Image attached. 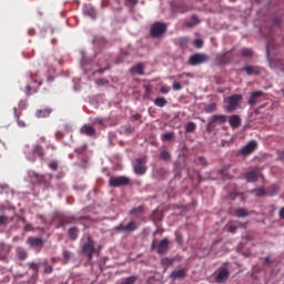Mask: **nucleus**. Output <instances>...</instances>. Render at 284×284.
I'll list each match as a JSON object with an SVG mask.
<instances>
[{
    "instance_id": "nucleus-9",
    "label": "nucleus",
    "mask_w": 284,
    "mask_h": 284,
    "mask_svg": "<svg viewBox=\"0 0 284 284\" xmlns=\"http://www.w3.org/2000/svg\"><path fill=\"white\" fill-rule=\"evenodd\" d=\"M243 101V95L241 94H233L229 97V105L227 110L229 112H234L241 105V102Z\"/></svg>"
},
{
    "instance_id": "nucleus-38",
    "label": "nucleus",
    "mask_w": 284,
    "mask_h": 284,
    "mask_svg": "<svg viewBox=\"0 0 284 284\" xmlns=\"http://www.w3.org/2000/svg\"><path fill=\"white\" fill-rule=\"evenodd\" d=\"M196 131V123L194 122H189L185 126V132L186 133H192Z\"/></svg>"
},
{
    "instance_id": "nucleus-33",
    "label": "nucleus",
    "mask_w": 284,
    "mask_h": 284,
    "mask_svg": "<svg viewBox=\"0 0 284 284\" xmlns=\"http://www.w3.org/2000/svg\"><path fill=\"white\" fill-rule=\"evenodd\" d=\"M199 23H201L199 17L192 16L191 21L186 22V28H194V26H199Z\"/></svg>"
},
{
    "instance_id": "nucleus-53",
    "label": "nucleus",
    "mask_w": 284,
    "mask_h": 284,
    "mask_svg": "<svg viewBox=\"0 0 284 284\" xmlns=\"http://www.w3.org/2000/svg\"><path fill=\"white\" fill-rule=\"evenodd\" d=\"M104 123V120L101 119V118H97L94 121H93V125H103Z\"/></svg>"
},
{
    "instance_id": "nucleus-12",
    "label": "nucleus",
    "mask_w": 284,
    "mask_h": 284,
    "mask_svg": "<svg viewBox=\"0 0 284 284\" xmlns=\"http://www.w3.org/2000/svg\"><path fill=\"white\" fill-rule=\"evenodd\" d=\"M258 148V143L255 140H251L246 145L241 149L242 156H250L256 149Z\"/></svg>"
},
{
    "instance_id": "nucleus-19",
    "label": "nucleus",
    "mask_w": 284,
    "mask_h": 284,
    "mask_svg": "<svg viewBox=\"0 0 284 284\" xmlns=\"http://www.w3.org/2000/svg\"><path fill=\"white\" fill-rule=\"evenodd\" d=\"M244 72H246V74L248 77H252V74H254L255 77H258V74H261V68L260 67H254V65H245L243 68Z\"/></svg>"
},
{
    "instance_id": "nucleus-58",
    "label": "nucleus",
    "mask_w": 284,
    "mask_h": 284,
    "mask_svg": "<svg viewBox=\"0 0 284 284\" xmlns=\"http://www.w3.org/2000/svg\"><path fill=\"white\" fill-rule=\"evenodd\" d=\"M89 14V17H94V10L90 9L89 11H84Z\"/></svg>"
},
{
    "instance_id": "nucleus-50",
    "label": "nucleus",
    "mask_w": 284,
    "mask_h": 284,
    "mask_svg": "<svg viewBox=\"0 0 284 284\" xmlns=\"http://www.w3.org/2000/svg\"><path fill=\"white\" fill-rule=\"evenodd\" d=\"M63 258H65L67 261H70L72 258V252L64 251L63 252Z\"/></svg>"
},
{
    "instance_id": "nucleus-31",
    "label": "nucleus",
    "mask_w": 284,
    "mask_h": 284,
    "mask_svg": "<svg viewBox=\"0 0 284 284\" xmlns=\"http://www.w3.org/2000/svg\"><path fill=\"white\" fill-rule=\"evenodd\" d=\"M154 105H156V108H165L168 105V100L165 98H156L154 100Z\"/></svg>"
},
{
    "instance_id": "nucleus-42",
    "label": "nucleus",
    "mask_w": 284,
    "mask_h": 284,
    "mask_svg": "<svg viewBox=\"0 0 284 284\" xmlns=\"http://www.w3.org/2000/svg\"><path fill=\"white\" fill-rule=\"evenodd\" d=\"M161 94H170V87L169 85H162L160 88Z\"/></svg>"
},
{
    "instance_id": "nucleus-49",
    "label": "nucleus",
    "mask_w": 284,
    "mask_h": 284,
    "mask_svg": "<svg viewBox=\"0 0 284 284\" xmlns=\"http://www.w3.org/2000/svg\"><path fill=\"white\" fill-rule=\"evenodd\" d=\"M43 272L44 274H52V272H54V268L51 265H47Z\"/></svg>"
},
{
    "instance_id": "nucleus-64",
    "label": "nucleus",
    "mask_w": 284,
    "mask_h": 284,
    "mask_svg": "<svg viewBox=\"0 0 284 284\" xmlns=\"http://www.w3.org/2000/svg\"><path fill=\"white\" fill-rule=\"evenodd\" d=\"M240 227H247V224L246 223H240Z\"/></svg>"
},
{
    "instance_id": "nucleus-30",
    "label": "nucleus",
    "mask_w": 284,
    "mask_h": 284,
    "mask_svg": "<svg viewBox=\"0 0 284 284\" xmlns=\"http://www.w3.org/2000/svg\"><path fill=\"white\" fill-rule=\"evenodd\" d=\"M241 57H244L245 59H252V57H254V51L250 48H243L241 49Z\"/></svg>"
},
{
    "instance_id": "nucleus-34",
    "label": "nucleus",
    "mask_w": 284,
    "mask_h": 284,
    "mask_svg": "<svg viewBox=\"0 0 284 284\" xmlns=\"http://www.w3.org/2000/svg\"><path fill=\"white\" fill-rule=\"evenodd\" d=\"M237 219H245V216H250V212L246 209H237L235 212Z\"/></svg>"
},
{
    "instance_id": "nucleus-21",
    "label": "nucleus",
    "mask_w": 284,
    "mask_h": 284,
    "mask_svg": "<svg viewBox=\"0 0 284 284\" xmlns=\"http://www.w3.org/2000/svg\"><path fill=\"white\" fill-rule=\"evenodd\" d=\"M50 114H52V108H45V109L36 111L37 119H48Z\"/></svg>"
},
{
    "instance_id": "nucleus-29",
    "label": "nucleus",
    "mask_w": 284,
    "mask_h": 284,
    "mask_svg": "<svg viewBox=\"0 0 284 284\" xmlns=\"http://www.w3.org/2000/svg\"><path fill=\"white\" fill-rule=\"evenodd\" d=\"M131 72H135L136 74H145V67H143V63L140 62L131 69Z\"/></svg>"
},
{
    "instance_id": "nucleus-32",
    "label": "nucleus",
    "mask_w": 284,
    "mask_h": 284,
    "mask_svg": "<svg viewBox=\"0 0 284 284\" xmlns=\"http://www.w3.org/2000/svg\"><path fill=\"white\" fill-rule=\"evenodd\" d=\"M270 65L271 68H278L284 71L283 60H271Z\"/></svg>"
},
{
    "instance_id": "nucleus-36",
    "label": "nucleus",
    "mask_w": 284,
    "mask_h": 284,
    "mask_svg": "<svg viewBox=\"0 0 284 284\" xmlns=\"http://www.w3.org/2000/svg\"><path fill=\"white\" fill-rule=\"evenodd\" d=\"M131 216H139L143 214V206L134 207L130 211Z\"/></svg>"
},
{
    "instance_id": "nucleus-15",
    "label": "nucleus",
    "mask_w": 284,
    "mask_h": 284,
    "mask_svg": "<svg viewBox=\"0 0 284 284\" xmlns=\"http://www.w3.org/2000/svg\"><path fill=\"white\" fill-rule=\"evenodd\" d=\"M227 278H230V270L222 268L217 272L216 277H215V282L219 283V284L225 283V281H227Z\"/></svg>"
},
{
    "instance_id": "nucleus-41",
    "label": "nucleus",
    "mask_w": 284,
    "mask_h": 284,
    "mask_svg": "<svg viewBox=\"0 0 284 284\" xmlns=\"http://www.w3.org/2000/svg\"><path fill=\"white\" fill-rule=\"evenodd\" d=\"M215 122L212 121V119L209 121L206 125V132H212L216 125H214Z\"/></svg>"
},
{
    "instance_id": "nucleus-14",
    "label": "nucleus",
    "mask_w": 284,
    "mask_h": 284,
    "mask_svg": "<svg viewBox=\"0 0 284 284\" xmlns=\"http://www.w3.org/2000/svg\"><path fill=\"white\" fill-rule=\"evenodd\" d=\"M183 261V256L181 255H175L174 257H163L161 260V265L168 270V267H172L174 263H181Z\"/></svg>"
},
{
    "instance_id": "nucleus-39",
    "label": "nucleus",
    "mask_w": 284,
    "mask_h": 284,
    "mask_svg": "<svg viewBox=\"0 0 284 284\" xmlns=\"http://www.w3.org/2000/svg\"><path fill=\"white\" fill-rule=\"evenodd\" d=\"M162 141H174V132L164 133L162 135Z\"/></svg>"
},
{
    "instance_id": "nucleus-22",
    "label": "nucleus",
    "mask_w": 284,
    "mask_h": 284,
    "mask_svg": "<svg viewBox=\"0 0 284 284\" xmlns=\"http://www.w3.org/2000/svg\"><path fill=\"white\" fill-rule=\"evenodd\" d=\"M229 123L231 128L236 130V128H241V116L233 114L229 118Z\"/></svg>"
},
{
    "instance_id": "nucleus-1",
    "label": "nucleus",
    "mask_w": 284,
    "mask_h": 284,
    "mask_svg": "<svg viewBox=\"0 0 284 284\" xmlns=\"http://www.w3.org/2000/svg\"><path fill=\"white\" fill-rule=\"evenodd\" d=\"M23 152L28 161L32 162L37 161V156H39V159H43V156H45V152L43 151V146H41V144H34L32 149L30 145H26Z\"/></svg>"
},
{
    "instance_id": "nucleus-60",
    "label": "nucleus",
    "mask_w": 284,
    "mask_h": 284,
    "mask_svg": "<svg viewBox=\"0 0 284 284\" xmlns=\"http://www.w3.org/2000/svg\"><path fill=\"white\" fill-rule=\"evenodd\" d=\"M278 159H280V161H284V151L280 152Z\"/></svg>"
},
{
    "instance_id": "nucleus-10",
    "label": "nucleus",
    "mask_w": 284,
    "mask_h": 284,
    "mask_svg": "<svg viewBox=\"0 0 284 284\" xmlns=\"http://www.w3.org/2000/svg\"><path fill=\"white\" fill-rule=\"evenodd\" d=\"M169 278H171V281H183V278H187V268L182 267L173 270L170 273Z\"/></svg>"
},
{
    "instance_id": "nucleus-5",
    "label": "nucleus",
    "mask_w": 284,
    "mask_h": 284,
    "mask_svg": "<svg viewBox=\"0 0 284 284\" xmlns=\"http://www.w3.org/2000/svg\"><path fill=\"white\" fill-rule=\"evenodd\" d=\"M210 61V55L205 53H195L189 58V65H201L202 63H207Z\"/></svg>"
},
{
    "instance_id": "nucleus-3",
    "label": "nucleus",
    "mask_w": 284,
    "mask_h": 284,
    "mask_svg": "<svg viewBox=\"0 0 284 284\" xmlns=\"http://www.w3.org/2000/svg\"><path fill=\"white\" fill-rule=\"evenodd\" d=\"M148 155L139 158L135 160V165L133 166V171L139 175L143 176L145 172H148Z\"/></svg>"
},
{
    "instance_id": "nucleus-40",
    "label": "nucleus",
    "mask_w": 284,
    "mask_h": 284,
    "mask_svg": "<svg viewBox=\"0 0 284 284\" xmlns=\"http://www.w3.org/2000/svg\"><path fill=\"white\" fill-rule=\"evenodd\" d=\"M226 230L230 232V234H236V230H239V226L234 224H226Z\"/></svg>"
},
{
    "instance_id": "nucleus-45",
    "label": "nucleus",
    "mask_w": 284,
    "mask_h": 284,
    "mask_svg": "<svg viewBox=\"0 0 284 284\" xmlns=\"http://www.w3.org/2000/svg\"><path fill=\"white\" fill-rule=\"evenodd\" d=\"M255 194H256V196H265V189L261 187V189L255 190Z\"/></svg>"
},
{
    "instance_id": "nucleus-26",
    "label": "nucleus",
    "mask_w": 284,
    "mask_h": 284,
    "mask_svg": "<svg viewBox=\"0 0 284 284\" xmlns=\"http://www.w3.org/2000/svg\"><path fill=\"white\" fill-rule=\"evenodd\" d=\"M69 239L70 241H77L79 239V229L77 226L69 229Z\"/></svg>"
},
{
    "instance_id": "nucleus-59",
    "label": "nucleus",
    "mask_w": 284,
    "mask_h": 284,
    "mask_svg": "<svg viewBox=\"0 0 284 284\" xmlns=\"http://www.w3.org/2000/svg\"><path fill=\"white\" fill-rule=\"evenodd\" d=\"M280 219H283V221H284V207H282L280 210Z\"/></svg>"
},
{
    "instance_id": "nucleus-62",
    "label": "nucleus",
    "mask_w": 284,
    "mask_h": 284,
    "mask_svg": "<svg viewBox=\"0 0 284 284\" xmlns=\"http://www.w3.org/2000/svg\"><path fill=\"white\" fill-rule=\"evenodd\" d=\"M133 119H134L135 121H139V119H141V114H134V115H133Z\"/></svg>"
},
{
    "instance_id": "nucleus-18",
    "label": "nucleus",
    "mask_w": 284,
    "mask_h": 284,
    "mask_svg": "<svg viewBox=\"0 0 284 284\" xmlns=\"http://www.w3.org/2000/svg\"><path fill=\"white\" fill-rule=\"evenodd\" d=\"M261 97H263V91H253L251 92V95L248 98V105H256V103H258V99H261Z\"/></svg>"
},
{
    "instance_id": "nucleus-16",
    "label": "nucleus",
    "mask_w": 284,
    "mask_h": 284,
    "mask_svg": "<svg viewBox=\"0 0 284 284\" xmlns=\"http://www.w3.org/2000/svg\"><path fill=\"white\" fill-rule=\"evenodd\" d=\"M41 87V81L34 80L31 84L26 87V94L30 97V94H37L39 88Z\"/></svg>"
},
{
    "instance_id": "nucleus-63",
    "label": "nucleus",
    "mask_w": 284,
    "mask_h": 284,
    "mask_svg": "<svg viewBox=\"0 0 284 284\" xmlns=\"http://www.w3.org/2000/svg\"><path fill=\"white\" fill-rule=\"evenodd\" d=\"M47 148L50 149V150H57V146L52 145V144L47 145Z\"/></svg>"
},
{
    "instance_id": "nucleus-23",
    "label": "nucleus",
    "mask_w": 284,
    "mask_h": 284,
    "mask_svg": "<svg viewBox=\"0 0 284 284\" xmlns=\"http://www.w3.org/2000/svg\"><path fill=\"white\" fill-rule=\"evenodd\" d=\"M41 265H48V261L44 262H40V263H36V262H29L28 266L36 273H39V267H41Z\"/></svg>"
},
{
    "instance_id": "nucleus-11",
    "label": "nucleus",
    "mask_w": 284,
    "mask_h": 284,
    "mask_svg": "<svg viewBox=\"0 0 284 284\" xmlns=\"http://www.w3.org/2000/svg\"><path fill=\"white\" fill-rule=\"evenodd\" d=\"M138 229H139V225H136V222L134 221H131L128 224H119L118 226H115L116 232L132 233V232H136Z\"/></svg>"
},
{
    "instance_id": "nucleus-25",
    "label": "nucleus",
    "mask_w": 284,
    "mask_h": 284,
    "mask_svg": "<svg viewBox=\"0 0 284 284\" xmlns=\"http://www.w3.org/2000/svg\"><path fill=\"white\" fill-rule=\"evenodd\" d=\"M16 254L20 261H26V258H28V251L23 247H18Z\"/></svg>"
},
{
    "instance_id": "nucleus-52",
    "label": "nucleus",
    "mask_w": 284,
    "mask_h": 284,
    "mask_svg": "<svg viewBox=\"0 0 284 284\" xmlns=\"http://www.w3.org/2000/svg\"><path fill=\"white\" fill-rule=\"evenodd\" d=\"M270 190H273V192L271 193L272 196L278 194V186H276V184L271 185Z\"/></svg>"
},
{
    "instance_id": "nucleus-24",
    "label": "nucleus",
    "mask_w": 284,
    "mask_h": 284,
    "mask_svg": "<svg viewBox=\"0 0 284 284\" xmlns=\"http://www.w3.org/2000/svg\"><path fill=\"white\" fill-rule=\"evenodd\" d=\"M212 122L213 123H220V124H223V123H226L227 122V115H223V114H215L211 118Z\"/></svg>"
},
{
    "instance_id": "nucleus-6",
    "label": "nucleus",
    "mask_w": 284,
    "mask_h": 284,
    "mask_svg": "<svg viewBox=\"0 0 284 284\" xmlns=\"http://www.w3.org/2000/svg\"><path fill=\"white\" fill-rule=\"evenodd\" d=\"M152 250H155L156 254L163 255L168 254V250H170V240L168 237L161 240L158 244L154 242L151 245Z\"/></svg>"
},
{
    "instance_id": "nucleus-44",
    "label": "nucleus",
    "mask_w": 284,
    "mask_h": 284,
    "mask_svg": "<svg viewBox=\"0 0 284 284\" xmlns=\"http://www.w3.org/2000/svg\"><path fill=\"white\" fill-rule=\"evenodd\" d=\"M173 90H175V92H179V90H183V84H181V82H174Z\"/></svg>"
},
{
    "instance_id": "nucleus-47",
    "label": "nucleus",
    "mask_w": 284,
    "mask_h": 284,
    "mask_svg": "<svg viewBox=\"0 0 284 284\" xmlns=\"http://www.w3.org/2000/svg\"><path fill=\"white\" fill-rule=\"evenodd\" d=\"M193 45H195V48H203V40L201 39L194 40Z\"/></svg>"
},
{
    "instance_id": "nucleus-56",
    "label": "nucleus",
    "mask_w": 284,
    "mask_h": 284,
    "mask_svg": "<svg viewBox=\"0 0 284 284\" xmlns=\"http://www.w3.org/2000/svg\"><path fill=\"white\" fill-rule=\"evenodd\" d=\"M98 85H105L108 83V81H105V79H99L97 81Z\"/></svg>"
},
{
    "instance_id": "nucleus-57",
    "label": "nucleus",
    "mask_w": 284,
    "mask_h": 284,
    "mask_svg": "<svg viewBox=\"0 0 284 284\" xmlns=\"http://www.w3.org/2000/svg\"><path fill=\"white\" fill-rule=\"evenodd\" d=\"M126 3H131L132 6H136V3H139V0H126Z\"/></svg>"
},
{
    "instance_id": "nucleus-20",
    "label": "nucleus",
    "mask_w": 284,
    "mask_h": 284,
    "mask_svg": "<svg viewBox=\"0 0 284 284\" xmlns=\"http://www.w3.org/2000/svg\"><path fill=\"white\" fill-rule=\"evenodd\" d=\"M80 132L81 134H85V136H95L97 134V130L90 124H84Z\"/></svg>"
},
{
    "instance_id": "nucleus-2",
    "label": "nucleus",
    "mask_w": 284,
    "mask_h": 284,
    "mask_svg": "<svg viewBox=\"0 0 284 284\" xmlns=\"http://www.w3.org/2000/svg\"><path fill=\"white\" fill-rule=\"evenodd\" d=\"M130 183H131L130 178L125 175L111 176L109 179L110 187H126V185H130Z\"/></svg>"
},
{
    "instance_id": "nucleus-48",
    "label": "nucleus",
    "mask_w": 284,
    "mask_h": 284,
    "mask_svg": "<svg viewBox=\"0 0 284 284\" xmlns=\"http://www.w3.org/2000/svg\"><path fill=\"white\" fill-rule=\"evenodd\" d=\"M197 161L200 165H203L204 168L207 165V160L204 156H200Z\"/></svg>"
},
{
    "instance_id": "nucleus-35",
    "label": "nucleus",
    "mask_w": 284,
    "mask_h": 284,
    "mask_svg": "<svg viewBox=\"0 0 284 284\" xmlns=\"http://www.w3.org/2000/svg\"><path fill=\"white\" fill-rule=\"evenodd\" d=\"M13 111H14V118L17 119V123L19 128H26V122L19 118L21 116V112H18L17 109H13Z\"/></svg>"
},
{
    "instance_id": "nucleus-43",
    "label": "nucleus",
    "mask_w": 284,
    "mask_h": 284,
    "mask_svg": "<svg viewBox=\"0 0 284 284\" xmlns=\"http://www.w3.org/2000/svg\"><path fill=\"white\" fill-rule=\"evenodd\" d=\"M216 110V104L211 103L205 108V112H214Z\"/></svg>"
},
{
    "instance_id": "nucleus-61",
    "label": "nucleus",
    "mask_w": 284,
    "mask_h": 284,
    "mask_svg": "<svg viewBox=\"0 0 284 284\" xmlns=\"http://www.w3.org/2000/svg\"><path fill=\"white\" fill-rule=\"evenodd\" d=\"M24 230H26L27 232H30V230H32V225L27 224V225L24 226Z\"/></svg>"
},
{
    "instance_id": "nucleus-54",
    "label": "nucleus",
    "mask_w": 284,
    "mask_h": 284,
    "mask_svg": "<svg viewBox=\"0 0 284 284\" xmlns=\"http://www.w3.org/2000/svg\"><path fill=\"white\" fill-rule=\"evenodd\" d=\"M236 196H239V194L236 192H231L227 195V199H230V201H234L236 199Z\"/></svg>"
},
{
    "instance_id": "nucleus-28",
    "label": "nucleus",
    "mask_w": 284,
    "mask_h": 284,
    "mask_svg": "<svg viewBox=\"0 0 284 284\" xmlns=\"http://www.w3.org/2000/svg\"><path fill=\"white\" fill-rule=\"evenodd\" d=\"M192 10V6L181 3L176 7V11L180 12V14H185V12H190Z\"/></svg>"
},
{
    "instance_id": "nucleus-8",
    "label": "nucleus",
    "mask_w": 284,
    "mask_h": 284,
    "mask_svg": "<svg viewBox=\"0 0 284 284\" xmlns=\"http://www.w3.org/2000/svg\"><path fill=\"white\" fill-rule=\"evenodd\" d=\"M82 252L88 256V258H92L94 256V240L92 237H88L87 242L81 247Z\"/></svg>"
},
{
    "instance_id": "nucleus-7",
    "label": "nucleus",
    "mask_w": 284,
    "mask_h": 284,
    "mask_svg": "<svg viewBox=\"0 0 284 284\" xmlns=\"http://www.w3.org/2000/svg\"><path fill=\"white\" fill-rule=\"evenodd\" d=\"M234 59L232 55V50L226 51L225 53H219L215 58L216 65H227Z\"/></svg>"
},
{
    "instance_id": "nucleus-13",
    "label": "nucleus",
    "mask_w": 284,
    "mask_h": 284,
    "mask_svg": "<svg viewBox=\"0 0 284 284\" xmlns=\"http://www.w3.org/2000/svg\"><path fill=\"white\" fill-rule=\"evenodd\" d=\"M27 243L33 250H41V247H43V245L45 244V240L41 237L29 236Z\"/></svg>"
},
{
    "instance_id": "nucleus-55",
    "label": "nucleus",
    "mask_w": 284,
    "mask_h": 284,
    "mask_svg": "<svg viewBox=\"0 0 284 284\" xmlns=\"http://www.w3.org/2000/svg\"><path fill=\"white\" fill-rule=\"evenodd\" d=\"M37 183H43V175L36 174Z\"/></svg>"
},
{
    "instance_id": "nucleus-37",
    "label": "nucleus",
    "mask_w": 284,
    "mask_h": 284,
    "mask_svg": "<svg viewBox=\"0 0 284 284\" xmlns=\"http://www.w3.org/2000/svg\"><path fill=\"white\" fill-rule=\"evenodd\" d=\"M172 159V154L169 151H161L160 160L161 161H170Z\"/></svg>"
},
{
    "instance_id": "nucleus-46",
    "label": "nucleus",
    "mask_w": 284,
    "mask_h": 284,
    "mask_svg": "<svg viewBox=\"0 0 284 284\" xmlns=\"http://www.w3.org/2000/svg\"><path fill=\"white\" fill-rule=\"evenodd\" d=\"M49 168H50V170H53L55 172V170H59V163H57L54 161L50 162Z\"/></svg>"
},
{
    "instance_id": "nucleus-4",
    "label": "nucleus",
    "mask_w": 284,
    "mask_h": 284,
    "mask_svg": "<svg viewBox=\"0 0 284 284\" xmlns=\"http://www.w3.org/2000/svg\"><path fill=\"white\" fill-rule=\"evenodd\" d=\"M168 31V26L163 22H155L151 27V37L154 39H159V37H163Z\"/></svg>"
},
{
    "instance_id": "nucleus-27",
    "label": "nucleus",
    "mask_w": 284,
    "mask_h": 284,
    "mask_svg": "<svg viewBox=\"0 0 284 284\" xmlns=\"http://www.w3.org/2000/svg\"><path fill=\"white\" fill-rule=\"evenodd\" d=\"M70 223H74V216H63L60 220L59 227H65V225H70Z\"/></svg>"
},
{
    "instance_id": "nucleus-51",
    "label": "nucleus",
    "mask_w": 284,
    "mask_h": 284,
    "mask_svg": "<svg viewBox=\"0 0 284 284\" xmlns=\"http://www.w3.org/2000/svg\"><path fill=\"white\" fill-rule=\"evenodd\" d=\"M8 224V216L0 215V225H7Z\"/></svg>"
},
{
    "instance_id": "nucleus-17",
    "label": "nucleus",
    "mask_w": 284,
    "mask_h": 284,
    "mask_svg": "<svg viewBox=\"0 0 284 284\" xmlns=\"http://www.w3.org/2000/svg\"><path fill=\"white\" fill-rule=\"evenodd\" d=\"M244 176L247 183H256V181H258V176H261V172L257 170L248 171L244 173Z\"/></svg>"
}]
</instances>
